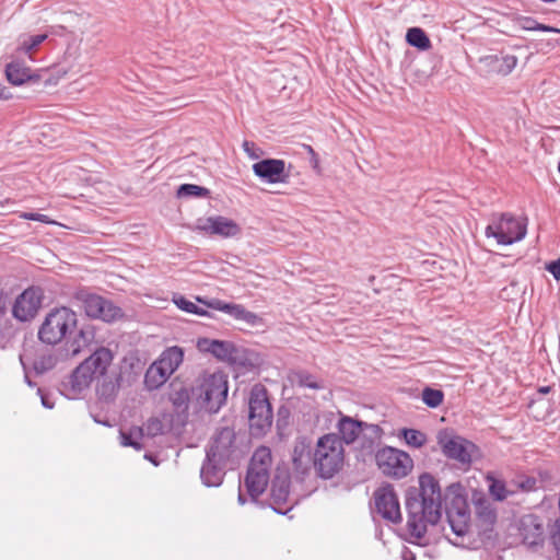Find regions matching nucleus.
I'll return each mask as SVG.
<instances>
[{"mask_svg": "<svg viewBox=\"0 0 560 560\" xmlns=\"http://www.w3.org/2000/svg\"><path fill=\"white\" fill-rule=\"evenodd\" d=\"M420 491L418 495L408 497L407 526L411 536L421 539L429 525H435L442 515V494L438 480L430 474L419 477Z\"/></svg>", "mask_w": 560, "mask_h": 560, "instance_id": "nucleus-1", "label": "nucleus"}, {"mask_svg": "<svg viewBox=\"0 0 560 560\" xmlns=\"http://www.w3.org/2000/svg\"><path fill=\"white\" fill-rule=\"evenodd\" d=\"M113 362V353L106 348H98L82 363H80L69 376L66 386L72 398H75L88 389L94 380L105 377Z\"/></svg>", "mask_w": 560, "mask_h": 560, "instance_id": "nucleus-2", "label": "nucleus"}, {"mask_svg": "<svg viewBox=\"0 0 560 560\" xmlns=\"http://www.w3.org/2000/svg\"><path fill=\"white\" fill-rule=\"evenodd\" d=\"M345 446L341 439L335 433L319 436L313 447V467L323 479H331L343 467Z\"/></svg>", "mask_w": 560, "mask_h": 560, "instance_id": "nucleus-3", "label": "nucleus"}, {"mask_svg": "<svg viewBox=\"0 0 560 560\" xmlns=\"http://www.w3.org/2000/svg\"><path fill=\"white\" fill-rule=\"evenodd\" d=\"M228 377L222 372L206 373L196 388L200 406L209 412H218L228 398Z\"/></svg>", "mask_w": 560, "mask_h": 560, "instance_id": "nucleus-4", "label": "nucleus"}, {"mask_svg": "<svg viewBox=\"0 0 560 560\" xmlns=\"http://www.w3.org/2000/svg\"><path fill=\"white\" fill-rule=\"evenodd\" d=\"M527 231L526 220L510 213L493 214L485 230L487 238H493L498 245H512L522 241Z\"/></svg>", "mask_w": 560, "mask_h": 560, "instance_id": "nucleus-5", "label": "nucleus"}, {"mask_svg": "<svg viewBox=\"0 0 560 560\" xmlns=\"http://www.w3.org/2000/svg\"><path fill=\"white\" fill-rule=\"evenodd\" d=\"M77 314L68 307L51 310L38 330V338L47 345H56L77 326Z\"/></svg>", "mask_w": 560, "mask_h": 560, "instance_id": "nucleus-6", "label": "nucleus"}, {"mask_svg": "<svg viewBox=\"0 0 560 560\" xmlns=\"http://www.w3.org/2000/svg\"><path fill=\"white\" fill-rule=\"evenodd\" d=\"M248 420L250 433L254 436L264 435L271 427L272 410L266 389L256 385L252 388L248 400Z\"/></svg>", "mask_w": 560, "mask_h": 560, "instance_id": "nucleus-7", "label": "nucleus"}, {"mask_svg": "<svg viewBox=\"0 0 560 560\" xmlns=\"http://www.w3.org/2000/svg\"><path fill=\"white\" fill-rule=\"evenodd\" d=\"M378 469L388 477L400 479L406 477L413 467L411 457L404 451L385 446L375 454Z\"/></svg>", "mask_w": 560, "mask_h": 560, "instance_id": "nucleus-8", "label": "nucleus"}, {"mask_svg": "<svg viewBox=\"0 0 560 560\" xmlns=\"http://www.w3.org/2000/svg\"><path fill=\"white\" fill-rule=\"evenodd\" d=\"M78 299L82 302L85 314L89 317L112 323L124 316L122 310L113 301L98 294L81 291Z\"/></svg>", "mask_w": 560, "mask_h": 560, "instance_id": "nucleus-9", "label": "nucleus"}, {"mask_svg": "<svg viewBox=\"0 0 560 560\" xmlns=\"http://www.w3.org/2000/svg\"><path fill=\"white\" fill-rule=\"evenodd\" d=\"M438 443L445 456L457 460L463 465H469L475 445L450 431H441L438 434Z\"/></svg>", "mask_w": 560, "mask_h": 560, "instance_id": "nucleus-10", "label": "nucleus"}, {"mask_svg": "<svg viewBox=\"0 0 560 560\" xmlns=\"http://www.w3.org/2000/svg\"><path fill=\"white\" fill-rule=\"evenodd\" d=\"M197 348L201 352L211 353L217 359L233 365H245V351L230 341L200 338Z\"/></svg>", "mask_w": 560, "mask_h": 560, "instance_id": "nucleus-11", "label": "nucleus"}, {"mask_svg": "<svg viewBox=\"0 0 560 560\" xmlns=\"http://www.w3.org/2000/svg\"><path fill=\"white\" fill-rule=\"evenodd\" d=\"M235 452V432L232 428L225 427L213 435L207 450V457L209 460L226 464Z\"/></svg>", "mask_w": 560, "mask_h": 560, "instance_id": "nucleus-12", "label": "nucleus"}, {"mask_svg": "<svg viewBox=\"0 0 560 560\" xmlns=\"http://www.w3.org/2000/svg\"><path fill=\"white\" fill-rule=\"evenodd\" d=\"M194 229L221 237H234L241 233V226L234 220L222 215L199 218Z\"/></svg>", "mask_w": 560, "mask_h": 560, "instance_id": "nucleus-13", "label": "nucleus"}, {"mask_svg": "<svg viewBox=\"0 0 560 560\" xmlns=\"http://www.w3.org/2000/svg\"><path fill=\"white\" fill-rule=\"evenodd\" d=\"M375 508L387 521L398 523L401 520V512L398 498L393 486L386 485L374 492Z\"/></svg>", "mask_w": 560, "mask_h": 560, "instance_id": "nucleus-14", "label": "nucleus"}, {"mask_svg": "<svg viewBox=\"0 0 560 560\" xmlns=\"http://www.w3.org/2000/svg\"><path fill=\"white\" fill-rule=\"evenodd\" d=\"M42 290L28 288L21 293L13 305V316L20 322H27L35 317L42 304Z\"/></svg>", "mask_w": 560, "mask_h": 560, "instance_id": "nucleus-15", "label": "nucleus"}, {"mask_svg": "<svg viewBox=\"0 0 560 560\" xmlns=\"http://www.w3.org/2000/svg\"><path fill=\"white\" fill-rule=\"evenodd\" d=\"M254 174L262 182L269 184H285L290 174L285 162L279 159H265L253 165Z\"/></svg>", "mask_w": 560, "mask_h": 560, "instance_id": "nucleus-16", "label": "nucleus"}, {"mask_svg": "<svg viewBox=\"0 0 560 560\" xmlns=\"http://www.w3.org/2000/svg\"><path fill=\"white\" fill-rule=\"evenodd\" d=\"M472 503L478 527L485 534L491 532L497 522V511L492 502L482 494H475Z\"/></svg>", "mask_w": 560, "mask_h": 560, "instance_id": "nucleus-17", "label": "nucleus"}, {"mask_svg": "<svg viewBox=\"0 0 560 560\" xmlns=\"http://www.w3.org/2000/svg\"><path fill=\"white\" fill-rule=\"evenodd\" d=\"M293 469L302 475L307 474L313 467V447L306 438L295 440L292 450Z\"/></svg>", "mask_w": 560, "mask_h": 560, "instance_id": "nucleus-18", "label": "nucleus"}, {"mask_svg": "<svg viewBox=\"0 0 560 560\" xmlns=\"http://www.w3.org/2000/svg\"><path fill=\"white\" fill-rule=\"evenodd\" d=\"M198 301L205 303L209 308L229 314L235 319L243 320L249 325H255L259 319L255 313L247 311L240 304L225 303L218 299H212L210 301L198 299Z\"/></svg>", "mask_w": 560, "mask_h": 560, "instance_id": "nucleus-19", "label": "nucleus"}, {"mask_svg": "<svg viewBox=\"0 0 560 560\" xmlns=\"http://www.w3.org/2000/svg\"><path fill=\"white\" fill-rule=\"evenodd\" d=\"M517 530L523 544L530 547L541 540L544 533L542 525L538 521V517L532 514L524 515L518 520Z\"/></svg>", "mask_w": 560, "mask_h": 560, "instance_id": "nucleus-20", "label": "nucleus"}, {"mask_svg": "<svg viewBox=\"0 0 560 560\" xmlns=\"http://www.w3.org/2000/svg\"><path fill=\"white\" fill-rule=\"evenodd\" d=\"M268 482L269 472H266L264 468H248L244 485L253 500H256L266 490Z\"/></svg>", "mask_w": 560, "mask_h": 560, "instance_id": "nucleus-21", "label": "nucleus"}, {"mask_svg": "<svg viewBox=\"0 0 560 560\" xmlns=\"http://www.w3.org/2000/svg\"><path fill=\"white\" fill-rule=\"evenodd\" d=\"M290 501L288 478L277 477L271 485V505L280 514H285L290 509L282 510V505Z\"/></svg>", "mask_w": 560, "mask_h": 560, "instance_id": "nucleus-22", "label": "nucleus"}, {"mask_svg": "<svg viewBox=\"0 0 560 560\" xmlns=\"http://www.w3.org/2000/svg\"><path fill=\"white\" fill-rule=\"evenodd\" d=\"M224 467L225 463H215L214 460H209L208 457H206V462L200 470V478L202 482L207 487L220 486L225 475Z\"/></svg>", "mask_w": 560, "mask_h": 560, "instance_id": "nucleus-23", "label": "nucleus"}, {"mask_svg": "<svg viewBox=\"0 0 560 560\" xmlns=\"http://www.w3.org/2000/svg\"><path fill=\"white\" fill-rule=\"evenodd\" d=\"M5 74L13 85H22L32 79V69L25 66L23 61L14 59L7 65Z\"/></svg>", "mask_w": 560, "mask_h": 560, "instance_id": "nucleus-24", "label": "nucleus"}, {"mask_svg": "<svg viewBox=\"0 0 560 560\" xmlns=\"http://www.w3.org/2000/svg\"><path fill=\"white\" fill-rule=\"evenodd\" d=\"M183 359V349L174 346L165 349L155 362H158L163 369H165L168 372V374L172 375L182 364Z\"/></svg>", "mask_w": 560, "mask_h": 560, "instance_id": "nucleus-25", "label": "nucleus"}, {"mask_svg": "<svg viewBox=\"0 0 560 560\" xmlns=\"http://www.w3.org/2000/svg\"><path fill=\"white\" fill-rule=\"evenodd\" d=\"M171 374L158 362H153L145 372L144 385L149 390L161 387L170 378Z\"/></svg>", "mask_w": 560, "mask_h": 560, "instance_id": "nucleus-26", "label": "nucleus"}, {"mask_svg": "<svg viewBox=\"0 0 560 560\" xmlns=\"http://www.w3.org/2000/svg\"><path fill=\"white\" fill-rule=\"evenodd\" d=\"M337 428L341 434L340 439L343 444H350L354 442V440L361 433V423L346 416L340 418Z\"/></svg>", "mask_w": 560, "mask_h": 560, "instance_id": "nucleus-27", "label": "nucleus"}, {"mask_svg": "<svg viewBox=\"0 0 560 560\" xmlns=\"http://www.w3.org/2000/svg\"><path fill=\"white\" fill-rule=\"evenodd\" d=\"M447 520L453 533L457 536H463L467 532L469 514L467 513L465 506L457 509L456 511L448 510Z\"/></svg>", "mask_w": 560, "mask_h": 560, "instance_id": "nucleus-28", "label": "nucleus"}, {"mask_svg": "<svg viewBox=\"0 0 560 560\" xmlns=\"http://www.w3.org/2000/svg\"><path fill=\"white\" fill-rule=\"evenodd\" d=\"M288 381L292 386L307 387L312 389L323 388V383L317 381V378L305 372V371H290L288 374Z\"/></svg>", "mask_w": 560, "mask_h": 560, "instance_id": "nucleus-29", "label": "nucleus"}, {"mask_svg": "<svg viewBox=\"0 0 560 560\" xmlns=\"http://www.w3.org/2000/svg\"><path fill=\"white\" fill-rule=\"evenodd\" d=\"M46 38L47 34L22 36L16 48V54L19 56H27L30 60H33L32 54Z\"/></svg>", "mask_w": 560, "mask_h": 560, "instance_id": "nucleus-30", "label": "nucleus"}, {"mask_svg": "<svg viewBox=\"0 0 560 560\" xmlns=\"http://www.w3.org/2000/svg\"><path fill=\"white\" fill-rule=\"evenodd\" d=\"M170 427V418L163 415L162 418H150L147 423L140 428L142 430V436L154 438L159 434H163Z\"/></svg>", "mask_w": 560, "mask_h": 560, "instance_id": "nucleus-31", "label": "nucleus"}, {"mask_svg": "<svg viewBox=\"0 0 560 560\" xmlns=\"http://www.w3.org/2000/svg\"><path fill=\"white\" fill-rule=\"evenodd\" d=\"M488 480L489 491L491 495L498 501H503L510 495L514 494L517 488L515 483H506L500 479L488 478Z\"/></svg>", "mask_w": 560, "mask_h": 560, "instance_id": "nucleus-32", "label": "nucleus"}, {"mask_svg": "<svg viewBox=\"0 0 560 560\" xmlns=\"http://www.w3.org/2000/svg\"><path fill=\"white\" fill-rule=\"evenodd\" d=\"M94 339V331L91 327H83L68 347L71 357H75L81 350L88 347Z\"/></svg>", "mask_w": 560, "mask_h": 560, "instance_id": "nucleus-33", "label": "nucleus"}, {"mask_svg": "<svg viewBox=\"0 0 560 560\" xmlns=\"http://www.w3.org/2000/svg\"><path fill=\"white\" fill-rule=\"evenodd\" d=\"M406 40L410 46L420 50H428L431 47V42L425 32L420 27H411L407 31Z\"/></svg>", "mask_w": 560, "mask_h": 560, "instance_id": "nucleus-34", "label": "nucleus"}, {"mask_svg": "<svg viewBox=\"0 0 560 560\" xmlns=\"http://www.w3.org/2000/svg\"><path fill=\"white\" fill-rule=\"evenodd\" d=\"M270 466L271 451L268 447L261 446L253 454L248 468H264L266 472H269Z\"/></svg>", "mask_w": 560, "mask_h": 560, "instance_id": "nucleus-35", "label": "nucleus"}, {"mask_svg": "<svg viewBox=\"0 0 560 560\" xmlns=\"http://www.w3.org/2000/svg\"><path fill=\"white\" fill-rule=\"evenodd\" d=\"M101 380L102 382L96 387L98 397L105 401L113 400L118 392V383L109 378L107 375Z\"/></svg>", "mask_w": 560, "mask_h": 560, "instance_id": "nucleus-36", "label": "nucleus"}, {"mask_svg": "<svg viewBox=\"0 0 560 560\" xmlns=\"http://www.w3.org/2000/svg\"><path fill=\"white\" fill-rule=\"evenodd\" d=\"M119 439L122 446H131L138 451L142 447L140 441L143 436L140 427L131 428L128 432L121 430L119 432Z\"/></svg>", "mask_w": 560, "mask_h": 560, "instance_id": "nucleus-37", "label": "nucleus"}, {"mask_svg": "<svg viewBox=\"0 0 560 560\" xmlns=\"http://www.w3.org/2000/svg\"><path fill=\"white\" fill-rule=\"evenodd\" d=\"M401 436L412 447H421L427 441L425 434L415 429H404Z\"/></svg>", "mask_w": 560, "mask_h": 560, "instance_id": "nucleus-38", "label": "nucleus"}, {"mask_svg": "<svg viewBox=\"0 0 560 560\" xmlns=\"http://www.w3.org/2000/svg\"><path fill=\"white\" fill-rule=\"evenodd\" d=\"M57 359L50 353L39 355L33 363L36 373L43 374L56 365Z\"/></svg>", "mask_w": 560, "mask_h": 560, "instance_id": "nucleus-39", "label": "nucleus"}, {"mask_svg": "<svg viewBox=\"0 0 560 560\" xmlns=\"http://www.w3.org/2000/svg\"><path fill=\"white\" fill-rule=\"evenodd\" d=\"M177 195L178 197H206L209 195V190L198 185L184 184L179 186Z\"/></svg>", "mask_w": 560, "mask_h": 560, "instance_id": "nucleus-40", "label": "nucleus"}, {"mask_svg": "<svg viewBox=\"0 0 560 560\" xmlns=\"http://www.w3.org/2000/svg\"><path fill=\"white\" fill-rule=\"evenodd\" d=\"M173 302L176 304L178 308L185 311L190 314H196L200 316L207 315V311L199 308L194 302L186 300L182 295H175L173 298Z\"/></svg>", "mask_w": 560, "mask_h": 560, "instance_id": "nucleus-41", "label": "nucleus"}, {"mask_svg": "<svg viewBox=\"0 0 560 560\" xmlns=\"http://www.w3.org/2000/svg\"><path fill=\"white\" fill-rule=\"evenodd\" d=\"M443 392L439 389L427 387L422 392L423 402L431 408L439 407L443 401Z\"/></svg>", "mask_w": 560, "mask_h": 560, "instance_id": "nucleus-42", "label": "nucleus"}, {"mask_svg": "<svg viewBox=\"0 0 560 560\" xmlns=\"http://www.w3.org/2000/svg\"><path fill=\"white\" fill-rule=\"evenodd\" d=\"M499 65L497 66V71L500 74L506 75L509 74L517 65V58L512 55L503 56L501 59H495Z\"/></svg>", "mask_w": 560, "mask_h": 560, "instance_id": "nucleus-43", "label": "nucleus"}, {"mask_svg": "<svg viewBox=\"0 0 560 560\" xmlns=\"http://www.w3.org/2000/svg\"><path fill=\"white\" fill-rule=\"evenodd\" d=\"M243 150L246 152V154L253 159L257 160L261 156L262 151L260 148H258L254 142L245 140L242 144Z\"/></svg>", "mask_w": 560, "mask_h": 560, "instance_id": "nucleus-44", "label": "nucleus"}, {"mask_svg": "<svg viewBox=\"0 0 560 560\" xmlns=\"http://www.w3.org/2000/svg\"><path fill=\"white\" fill-rule=\"evenodd\" d=\"M22 218L31 221H38L43 223H54V221L49 220V218L42 213H35V212H26L22 214Z\"/></svg>", "mask_w": 560, "mask_h": 560, "instance_id": "nucleus-45", "label": "nucleus"}, {"mask_svg": "<svg viewBox=\"0 0 560 560\" xmlns=\"http://www.w3.org/2000/svg\"><path fill=\"white\" fill-rule=\"evenodd\" d=\"M547 270L555 277V279H560V258L551 261L547 265Z\"/></svg>", "mask_w": 560, "mask_h": 560, "instance_id": "nucleus-46", "label": "nucleus"}, {"mask_svg": "<svg viewBox=\"0 0 560 560\" xmlns=\"http://www.w3.org/2000/svg\"><path fill=\"white\" fill-rule=\"evenodd\" d=\"M552 542L555 546V560H560V528L553 534Z\"/></svg>", "mask_w": 560, "mask_h": 560, "instance_id": "nucleus-47", "label": "nucleus"}, {"mask_svg": "<svg viewBox=\"0 0 560 560\" xmlns=\"http://www.w3.org/2000/svg\"><path fill=\"white\" fill-rule=\"evenodd\" d=\"M8 310L7 294L0 289V319L5 315Z\"/></svg>", "mask_w": 560, "mask_h": 560, "instance_id": "nucleus-48", "label": "nucleus"}, {"mask_svg": "<svg viewBox=\"0 0 560 560\" xmlns=\"http://www.w3.org/2000/svg\"><path fill=\"white\" fill-rule=\"evenodd\" d=\"M38 393L40 394V397H42V404L44 407L48 408V409H51L54 407V405L47 399V397H45L43 394H42V390L38 389Z\"/></svg>", "mask_w": 560, "mask_h": 560, "instance_id": "nucleus-49", "label": "nucleus"}, {"mask_svg": "<svg viewBox=\"0 0 560 560\" xmlns=\"http://www.w3.org/2000/svg\"><path fill=\"white\" fill-rule=\"evenodd\" d=\"M401 558H402V560H415L416 559L415 555L407 549L402 551Z\"/></svg>", "mask_w": 560, "mask_h": 560, "instance_id": "nucleus-50", "label": "nucleus"}, {"mask_svg": "<svg viewBox=\"0 0 560 560\" xmlns=\"http://www.w3.org/2000/svg\"><path fill=\"white\" fill-rule=\"evenodd\" d=\"M173 402H174V405H175V406H177V408H180L182 406H185V407H186V405H185V399H184V398H182V397H180V395H178V397H177V398H174V399H173Z\"/></svg>", "mask_w": 560, "mask_h": 560, "instance_id": "nucleus-51", "label": "nucleus"}, {"mask_svg": "<svg viewBox=\"0 0 560 560\" xmlns=\"http://www.w3.org/2000/svg\"><path fill=\"white\" fill-rule=\"evenodd\" d=\"M8 97H9V95H8L7 90L0 85V100H4Z\"/></svg>", "mask_w": 560, "mask_h": 560, "instance_id": "nucleus-52", "label": "nucleus"}, {"mask_svg": "<svg viewBox=\"0 0 560 560\" xmlns=\"http://www.w3.org/2000/svg\"><path fill=\"white\" fill-rule=\"evenodd\" d=\"M94 421L97 422V423H101L103 425H110V423L107 421V420H104V419H101V418H97L94 416Z\"/></svg>", "mask_w": 560, "mask_h": 560, "instance_id": "nucleus-53", "label": "nucleus"}, {"mask_svg": "<svg viewBox=\"0 0 560 560\" xmlns=\"http://www.w3.org/2000/svg\"><path fill=\"white\" fill-rule=\"evenodd\" d=\"M533 485H534V482L527 480L526 485L525 483L521 485V488H523L525 490H530L533 488Z\"/></svg>", "mask_w": 560, "mask_h": 560, "instance_id": "nucleus-54", "label": "nucleus"}, {"mask_svg": "<svg viewBox=\"0 0 560 560\" xmlns=\"http://www.w3.org/2000/svg\"><path fill=\"white\" fill-rule=\"evenodd\" d=\"M144 457L147 459H149L150 462H152L155 466L159 465V463L152 457V455L145 454Z\"/></svg>", "mask_w": 560, "mask_h": 560, "instance_id": "nucleus-55", "label": "nucleus"}, {"mask_svg": "<svg viewBox=\"0 0 560 560\" xmlns=\"http://www.w3.org/2000/svg\"><path fill=\"white\" fill-rule=\"evenodd\" d=\"M238 503L242 504V505L245 503V498H244V494L242 492H240V494H238Z\"/></svg>", "mask_w": 560, "mask_h": 560, "instance_id": "nucleus-56", "label": "nucleus"}, {"mask_svg": "<svg viewBox=\"0 0 560 560\" xmlns=\"http://www.w3.org/2000/svg\"><path fill=\"white\" fill-rule=\"evenodd\" d=\"M549 390H550V387H548V386L539 388V392L542 393V394H547V393H549Z\"/></svg>", "mask_w": 560, "mask_h": 560, "instance_id": "nucleus-57", "label": "nucleus"}]
</instances>
